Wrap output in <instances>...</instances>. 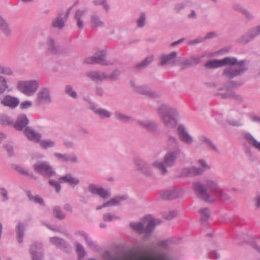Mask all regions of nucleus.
<instances>
[{"label": "nucleus", "instance_id": "obj_1", "mask_svg": "<svg viewBox=\"0 0 260 260\" xmlns=\"http://www.w3.org/2000/svg\"><path fill=\"white\" fill-rule=\"evenodd\" d=\"M205 182L206 187L201 182L197 181L192 184L194 191L201 200L212 203L216 200L224 201L229 199V195L223 191L216 181L207 179Z\"/></svg>", "mask_w": 260, "mask_h": 260}, {"label": "nucleus", "instance_id": "obj_2", "mask_svg": "<svg viewBox=\"0 0 260 260\" xmlns=\"http://www.w3.org/2000/svg\"><path fill=\"white\" fill-rule=\"evenodd\" d=\"M158 113L165 126L173 128L177 124V111L170 105L162 104L158 108Z\"/></svg>", "mask_w": 260, "mask_h": 260}, {"label": "nucleus", "instance_id": "obj_3", "mask_svg": "<svg viewBox=\"0 0 260 260\" xmlns=\"http://www.w3.org/2000/svg\"><path fill=\"white\" fill-rule=\"evenodd\" d=\"M230 58L233 63H226L222 73V76L229 80L241 76L247 70L245 60L238 61L235 57H230Z\"/></svg>", "mask_w": 260, "mask_h": 260}, {"label": "nucleus", "instance_id": "obj_4", "mask_svg": "<svg viewBox=\"0 0 260 260\" xmlns=\"http://www.w3.org/2000/svg\"><path fill=\"white\" fill-rule=\"evenodd\" d=\"M181 150L180 148L174 150H170L166 153L164 157L163 162L155 161L153 166L156 167L162 175L167 174V167H171L174 165L176 159L180 155Z\"/></svg>", "mask_w": 260, "mask_h": 260}, {"label": "nucleus", "instance_id": "obj_5", "mask_svg": "<svg viewBox=\"0 0 260 260\" xmlns=\"http://www.w3.org/2000/svg\"><path fill=\"white\" fill-rule=\"evenodd\" d=\"M131 227L139 234L144 233L143 239L147 240L149 239L156 226L155 221L154 219L149 220V217L146 216L143 222H132Z\"/></svg>", "mask_w": 260, "mask_h": 260}, {"label": "nucleus", "instance_id": "obj_6", "mask_svg": "<svg viewBox=\"0 0 260 260\" xmlns=\"http://www.w3.org/2000/svg\"><path fill=\"white\" fill-rule=\"evenodd\" d=\"M39 87L37 80H30L21 81L18 82L17 88L21 92L27 96H32L36 92Z\"/></svg>", "mask_w": 260, "mask_h": 260}, {"label": "nucleus", "instance_id": "obj_7", "mask_svg": "<svg viewBox=\"0 0 260 260\" xmlns=\"http://www.w3.org/2000/svg\"><path fill=\"white\" fill-rule=\"evenodd\" d=\"M34 169L37 173L48 178H51L55 175V172L46 161H38L34 165Z\"/></svg>", "mask_w": 260, "mask_h": 260}, {"label": "nucleus", "instance_id": "obj_8", "mask_svg": "<svg viewBox=\"0 0 260 260\" xmlns=\"http://www.w3.org/2000/svg\"><path fill=\"white\" fill-rule=\"evenodd\" d=\"M35 102L39 106L51 104L52 100L49 89L47 88H41L37 94Z\"/></svg>", "mask_w": 260, "mask_h": 260}, {"label": "nucleus", "instance_id": "obj_9", "mask_svg": "<svg viewBox=\"0 0 260 260\" xmlns=\"http://www.w3.org/2000/svg\"><path fill=\"white\" fill-rule=\"evenodd\" d=\"M87 190L91 194L98 195L104 200H106L111 196V193L109 190L94 183H89Z\"/></svg>", "mask_w": 260, "mask_h": 260}, {"label": "nucleus", "instance_id": "obj_10", "mask_svg": "<svg viewBox=\"0 0 260 260\" xmlns=\"http://www.w3.org/2000/svg\"><path fill=\"white\" fill-rule=\"evenodd\" d=\"M182 190L179 188L170 187L160 192V198L165 200H173L182 195Z\"/></svg>", "mask_w": 260, "mask_h": 260}, {"label": "nucleus", "instance_id": "obj_11", "mask_svg": "<svg viewBox=\"0 0 260 260\" xmlns=\"http://www.w3.org/2000/svg\"><path fill=\"white\" fill-rule=\"evenodd\" d=\"M106 52L104 51H98L94 56L88 57L85 58V62L87 63H98L102 65H108L109 61L105 60Z\"/></svg>", "mask_w": 260, "mask_h": 260}, {"label": "nucleus", "instance_id": "obj_12", "mask_svg": "<svg viewBox=\"0 0 260 260\" xmlns=\"http://www.w3.org/2000/svg\"><path fill=\"white\" fill-rule=\"evenodd\" d=\"M177 134L181 141L187 145L192 144L193 138L188 134L186 128L182 124H180L177 127Z\"/></svg>", "mask_w": 260, "mask_h": 260}, {"label": "nucleus", "instance_id": "obj_13", "mask_svg": "<svg viewBox=\"0 0 260 260\" xmlns=\"http://www.w3.org/2000/svg\"><path fill=\"white\" fill-rule=\"evenodd\" d=\"M230 57H225L221 59H213L207 61L205 67L207 69H214L225 66L228 63H232Z\"/></svg>", "mask_w": 260, "mask_h": 260}, {"label": "nucleus", "instance_id": "obj_14", "mask_svg": "<svg viewBox=\"0 0 260 260\" xmlns=\"http://www.w3.org/2000/svg\"><path fill=\"white\" fill-rule=\"evenodd\" d=\"M32 260H43L42 244L40 243L32 244L29 249Z\"/></svg>", "mask_w": 260, "mask_h": 260}, {"label": "nucleus", "instance_id": "obj_15", "mask_svg": "<svg viewBox=\"0 0 260 260\" xmlns=\"http://www.w3.org/2000/svg\"><path fill=\"white\" fill-rule=\"evenodd\" d=\"M259 34L260 25L252 28L247 33L243 35L240 39V42L243 44H247L253 40Z\"/></svg>", "mask_w": 260, "mask_h": 260}, {"label": "nucleus", "instance_id": "obj_16", "mask_svg": "<svg viewBox=\"0 0 260 260\" xmlns=\"http://www.w3.org/2000/svg\"><path fill=\"white\" fill-rule=\"evenodd\" d=\"M20 103L19 100L10 95H6L1 98V104L5 106L9 107L11 109H15L18 106Z\"/></svg>", "mask_w": 260, "mask_h": 260}, {"label": "nucleus", "instance_id": "obj_17", "mask_svg": "<svg viewBox=\"0 0 260 260\" xmlns=\"http://www.w3.org/2000/svg\"><path fill=\"white\" fill-rule=\"evenodd\" d=\"M54 156L58 160L64 162L77 164L79 161L78 157L75 153L61 154L59 153H55Z\"/></svg>", "mask_w": 260, "mask_h": 260}, {"label": "nucleus", "instance_id": "obj_18", "mask_svg": "<svg viewBox=\"0 0 260 260\" xmlns=\"http://www.w3.org/2000/svg\"><path fill=\"white\" fill-rule=\"evenodd\" d=\"M204 170L200 168H196L194 166L183 168L180 172V177H189L202 175Z\"/></svg>", "mask_w": 260, "mask_h": 260}, {"label": "nucleus", "instance_id": "obj_19", "mask_svg": "<svg viewBox=\"0 0 260 260\" xmlns=\"http://www.w3.org/2000/svg\"><path fill=\"white\" fill-rule=\"evenodd\" d=\"M134 161L138 170L141 171L143 174L146 176H149L151 174V169L147 162L137 157L135 158Z\"/></svg>", "mask_w": 260, "mask_h": 260}, {"label": "nucleus", "instance_id": "obj_20", "mask_svg": "<svg viewBox=\"0 0 260 260\" xmlns=\"http://www.w3.org/2000/svg\"><path fill=\"white\" fill-rule=\"evenodd\" d=\"M127 197L126 196H117L115 198L111 199L109 201H107L103 205L97 206L96 210H99L104 208L110 206H116L119 205L122 201L126 200Z\"/></svg>", "mask_w": 260, "mask_h": 260}, {"label": "nucleus", "instance_id": "obj_21", "mask_svg": "<svg viewBox=\"0 0 260 260\" xmlns=\"http://www.w3.org/2000/svg\"><path fill=\"white\" fill-rule=\"evenodd\" d=\"M28 123V119L27 116L24 114H21L18 116L16 122L13 124L16 130L22 131L24 127L26 128Z\"/></svg>", "mask_w": 260, "mask_h": 260}, {"label": "nucleus", "instance_id": "obj_22", "mask_svg": "<svg viewBox=\"0 0 260 260\" xmlns=\"http://www.w3.org/2000/svg\"><path fill=\"white\" fill-rule=\"evenodd\" d=\"M24 134L27 139L31 141L38 143L40 141L41 135L36 133L33 129L30 127H26L24 129Z\"/></svg>", "mask_w": 260, "mask_h": 260}, {"label": "nucleus", "instance_id": "obj_23", "mask_svg": "<svg viewBox=\"0 0 260 260\" xmlns=\"http://www.w3.org/2000/svg\"><path fill=\"white\" fill-rule=\"evenodd\" d=\"M177 55V54L176 51H173L168 55H162L160 57L161 61L160 62V65L165 66L166 64L174 65L175 62V59Z\"/></svg>", "mask_w": 260, "mask_h": 260}, {"label": "nucleus", "instance_id": "obj_24", "mask_svg": "<svg viewBox=\"0 0 260 260\" xmlns=\"http://www.w3.org/2000/svg\"><path fill=\"white\" fill-rule=\"evenodd\" d=\"M90 108L102 118H109L111 116L110 112L105 109L97 108V105L94 103H90Z\"/></svg>", "mask_w": 260, "mask_h": 260}, {"label": "nucleus", "instance_id": "obj_25", "mask_svg": "<svg viewBox=\"0 0 260 260\" xmlns=\"http://www.w3.org/2000/svg\"><path fill=\"white\" fill-rule=\"evenodd\" d=\"M135 90L137 92L146 95L150 98H155L158 96V94L155 91L151 90L149 87L146 86L136 87Z\"/></svg>", "mask_w": 260, "mask_h": 260}, {"label": "nucleus", "instance_id": "obj_26", "mask_svg": "<svg viewBox=\"0 0 260 260\" xmlns=\"http://www.w3.org/2000/svg\"><path fill=\"white\" fill-rule=\"evenodd\" d=\"M138 124L147 131L151 132H154L157 128V124L154 121L149 120H138Z\"/></svg>", "mask_w": 260, "mask_h": 260}, {"label": "nucleus", "instance_id": "obj_27", "mask_svg": "<svg viewBox=\"0 0 260 260\" xmlns=\"http://www.w3.org/2000/svg\"><path fill=\"white\" fill-rule=\"evenodd\" d=\"M199 140L203 144L205 145L207 148L216 152H219V150L213 141L204 135H201L199 137Z\"/></svg>", "mask_w": 260, "mask_h": 260}, {"label": "nucleus", "instance_id": "obj_28", "mask_svg": "<svg viewBox=\"0 0 260 260\" xmlns=\"http://www.w3.org/2000/svg\"><path fill=\"white\" fill-rule=\"evenodd\" d=\"M243 138L252 147L260 151V142L257 141L250 133H245Z\"/></svg>", "mask_w": 260, "mask_h": 260}, {"label": "nucleus", "instance_id": "obj_29", "mask_svg": "<svg viewBox=\"0 0 260 260\" xmlns=\"http://www.w3.org/2000/svg\"><path fill=\"white\" fill-rule=\"evenodd\" d=\"M86 13L87 11L85 10L78 9L75 12L74 19H75L77 25L79 29H82L84 27V22L82 18Z\"/></svg>", "mask_w": 260, "mask_h": 260}, {"label": "nucleus", "instance_id": "obj_30", "mask_svg": "<svg viewBox=\"0 0 260 260\" xmlns=\"http://www.w3.org/2000/svg\"><path fill=\"white\" fill-rule=\"evenodd\" d=\"M87 76L92 81L98 82L106 80V74L100 71H90L87 73Z\"/></svg>", "mask_w": 260, "mask_h": 260}, {"label": "nucleus", "instance_id": "obj_31", "mask_svg": "<svg viewBox=\"0 0 260 260\" xmlns=\"http://www.w3.org/2000/svg\"><path fill=\"white\" fill-rule=\"evenodd\" d=\"M60 182L68 183L71 185H77L79 184L78 178L73 177L71 174H67L59 178Z\"/></svg>", "mask_w": 260, "mask_h": 260}, {"label": "nucleus", "instance_id": "obj_32", "mask_svg": "<svg viewBox=\"0 0 260 260\" xmlns=\"http://www.w3.org/2000/svg\"><path fill=\"white\" fill-rule=\"evenodd\" d=\"M90 25L92 28L103 27L105 26L104 22L96 14L90 16Z\"/></svg>", "mask_w": 260, "mask_h": 260}, {"label": "nucleus", "instance_id": "obj_33", "mask_svg": "<svg viewBox=\"0 0 260 260\" xmlns=\"http://www.w3.org/2000/svg\"><path fill=\"white\" fill-rule=\"evenodd\" d=\"M47 50L53 54H59L61 53L59 47L56 45L55 41L52 38H49L48 40Z\"/></svg>", "mask_w": 260, "mask_h": 260}, {"label": "nucleus", "instance_id": "obj_34", "mask_svg": "<svg viewBox=\"0 0 260 260\" xmlns=\"http://www.w3.org/2000/svg\"><path fill=\"white\" fill-rule=\"evenodd\" d=\"M62 14L59 13L57 16L54 18L51 22V26L58 29H62L65 25L66 21L62 17Z\"/></svg>", "mask_w": 260, "mask_h": 260}, {"label": "nucleus", "instance_id": "obj_35", "mask_svg": "<svg viewBox=\"0 0 260 260\" xmlns=\"http://www.w3.org/2000/svg\"><path fill=\"white\" fill-rule=\"evenodd\" d=\"M0 29L3 34L7 37L12 34L11 29L6 21L0 16Z\"/></svg>", "mask_w": 260, "mask_h": 260}, {"label": "nucleus", "instance_id": "obj_36", "mask_svg": "<svg viewBox=\"0 0 260 260\" xmlns=\"http://www.w3.org/2000/svg\"><path fill=\"white\" fill-rule=\"evenodd\" d=\"M201 214V223L202 225H205L208 221L210 216V211L208 208H203L200 210Z\"/></svg>", "mask_w": 260, "mask_h": 260}, {"label": "nucleus", "instance_id": "obj_37", "mask_svg": "<svg viewBox=\"0 0 260 260\" xmlns=\"http://www.w3.org/2000/svg\"><path fill=\"white\" fill-rule=\"evenodd\" d=\"M25 226L21 222L18 223L16 226L17 239L19 243L23 242L24 235Z\"/></svg>", "mask_w": 260, "mask_h": 260}, {"label": "nucleus", "instance_id": "obj_38", "mask_svg": "<svg viewBox=\"0 0 260 260\" xmlns=\"http://www.w3.org/2000/svg\"><path fill=\"white\" fill-rule=\"evenodd\" d=\"M50 241L57 248H62L67 247L66 241L60 238L57 237H51L50 238Z\"/></svg>", "mask_w": 260, "mask_h": 260}, {"label": "nucleus", "instance_id": "obj_39", "mask_svg": "<svg viewBox=\"0 0 260 260\" xmlns=\"http://www.w3.org/2000/svg\"><path fill=\"white\" fill-rule=\"evenodd\" d=\"M26 193L27 196L30 201H31L35 203H38L42 206L45 205L43 198L39 196H36L34 197L30 191H27Z\"/></svg>", "mask_w": 260, "mask_h": 260}, {"label": "nucleus", "instance_id": "obj_40", "mask_svg": "<svg viewBox=\"0 0 260 260\" xmlns=\"http://www.w3.org/2000/svg\"><path fill=\"white\" fill-rule=\"evenodd\" d=\"M153 56H149L146 57L141 62L136 66V68L138 70H142L148 66L153 61Z\"/></svg>", "mask_w": 260, "mask_h": 260}, {"label": "nucleus", "instance_id": "obj_41", "mask_svg": "<svg viewBox=\"0 0 260 260\" xmlns=\"http://www.w3.org/2000/svg\"><path fill=\"white\" fill-rule=\"evenodd\" d=\"M9 88L7 79L0 75V95L3 94Z\"/></svg>", "mask_w": 260, "mask_h": 260}, {"label": "nucleus", "instance_id": "obj_42", "mask_svg": "<svg viewBox=\"0 0 260 260\" xmlns=\"http://www.w3.org/2000/svg\"><path fill=\"white\" fill-rule=\"evenodd\" d=\"M146 15L144 12L141 13L139 18L137 20L136 23L137 27L143 28L146 25Z\"/></svg>", "mask_w": 260, "mask_h": 260}, {"label": "nucleus", "instance_id": "obj_43", "mask_svg": "<svg viewBox=\"0 0 260 260\" xmlns=\"http://www.w3.org/2000/svg\"><path fill=\"white\" fill-rule=\"evenodd\" d=\"M53 215L58 219L62 220L65 218L66 215L62 211L60 208L58 206H56L54 208L53 210Z\"/></svg>", "mask_w": 260, "mask_h": 260}, {"label": "nucleus", "instance_id": "obj_44", "mask_svg": "<svg viewBox=\"0 0 260 260\" xmlns=\"http://www.w3.org/2000/svg\"><path fill=\"white\" fill-rule=\"evenodd\" d=\"M114 115L117 119H118L122 122H128L133 120L131 117L118 112H115Z\"/></svg>", "mask_w": 260, "mask_h": 260}, {"label": "nucleus", "instance_id": "obj_45", "mask_svg": "<svg viewBox=\"0 0 260 260\" xmlns=\"http://www.w3.org/2000/svg\"><path fill=\"white\" fill-rule=\"evenodd\" d=\"M167 144L170 146L175 147L176 149L179 148V143L178 140L174 136H169L167 140Z\"/></svg>", "mask_w": 260, "mask_h": 260}, {"label": "nucleus", "instance_id": "obj_46", "mask_svg": "<svg viewBox=\"0 0 260 260\" xmlns=\"http://www.w3.org/2000/svg\"><path fill=\"white\" fill-rule=\"evenodd\" d=\"M0 74L11 76L13 74V71L9 67L0 64Z\"/></svg>", "mask_w": 260, "mask_h": 260}, {"label": "nucleus", "instance_id": "obj_47", "mask_svg": "<svg viewBox=\"0 0 260 260\" xmlns=\"http://www.w3.org/2000/svg\"><path fill=\"white\" fill-rule=\"evenodd\" d=\"M120 75V72L117 70L113 71L109 75H106V80L115 81L119 79Z\"/></svg>", "mask_w": 260, "mask_h": 260}, {"label": "nucleus", "instance_id": "obj_48", "mask_svg": "<svg viewBox=\"0 0 260 260\" xmlns=\"http://www.w3.org/2000/svg\"><path fill=\"white\" fill-rule=\"evenodd\" d=\"M0 124H13V120L12 118L7 115H0Z\"/></svg>", "mask_w": 260, "mask_h": 260}, {"label": "nucleus", "instance_id": "obj_49", "mask_svg": "<svg viewBox=\"0 0 260 260\" xmlns=\"http://www.w3.org/2000/svg\"><path fill=\"white\" fill-rule=\"evenodd\" d=\"M65 92L68 95L74 99H76L78 97L77 93L73 90V87L71 85L66 86Z\"/></svg>", "mask_w": 260, "mask_h": 260}, {"label": "nucleus", "instance_id": "obj_50", "mask_svg": "<svg viewBox=\"0 0 260 260\" xmlns=\"http://www.w3.org/2000/svg\"><path fill=\"white\" fill-rule=\"evenodd\" d=\"M40 142L41 146L44 149L53 147L55 146V142L51 140H43Z\"/></svg>", "mask_w": 260, "mask_h": 260}, {"label": "nucleus", "instance_id": "obj_51", "mask_svg": "<svg viewBox=\"0 0 260 260\" xmlns=\"http://www.w3.org/2000/svg\"><path fill=\"white\" fill-rule=\"evenodd\" d=\"M0 196L3 202H7L9 200L8 192L6 188L4 187H0Z\"/></svg>", "mask_w": 260, "mask_h": 260}, {"label": "nucleus", "instance_id": "obj_52", "mask_svg": "<svg viewBox=\"0 0 260 260\" xmlns=\"http://www.w3.org/2000/svg\"><path fill=\"white\" fill-rule=\"evenodd\" d=\"M76 251L79 259H81L84 257L85 255V251L83 246L81 244H76Z\"/></svg>", "mask_w": 260, "mask_h": 260}, {"label": "nucleus", "instance_id": "obj_53", "mask_svg": "<svg viewBox=\"0 0 260 260\" xmlns=\"http://www.w3.org/2000/svg\"><path fill=\"white\" fill-rule=\"evenodd\" d=\"M189 1H186L185 2H182L178 4H177L175 6V10L178 12L179 13L181 10H183L187 7L189 4Z\"/></svg>", "mask_w": 260, "mask_h": 260}, {"label": "nucleus", "instance_id": "obj_54", "mask_svg": "<svg viewBox=\"0 0 260 260\" xmlns=\"http://www.w3.org/2000/svg\"><path fill=\"white\" fill-rule=\"evenodd\" d=\"M119 217L115 215H112L111 213H108L104 214L103 220L106 222H110L113 220L118 219Z\"/></svg>", "mask_w": 260, "mask_h": 260}, {"label": "nucleus", "instance_id": "obj_55", "mask_svg": "<svg viewBox=\"0 0 260 260\" xmlns=\"http://www.w3.org/2000/svg\"><path fill=\"white\" fill-rule=\"evenodd\" d=\"M60 180H59V181H55L54 180H50L49 181V184L53 187L56 192L58 193L60 190Z\"/></svg>", "mask_w": 260, "mask_h": 260}, {"label": "nucleus", "instance_id": "obj_56", "mask_svg": "<svg viewBox=\"0 0 260 260\" xmlns=\"http://www.w3.org/2000/svg\"><path fill=\"white\" fill-rule=\"evenodd\" d=\"M176 213L174 211L164 212L162 213L163 217L167 220H171L176 216Z\"/></svg>", "mask_w": 260, "mask_h": 260}, {"label": "nucleus", "instance_id": "obj_57", "mask_svg": "<svg viewBox=\"0 0 260 260\" xmlns=\"http://www.w3.org/2000/svg\"><path fill=\"white\" fill-rule=\"evenodd\" d=\"M32 106V102L30 101H25L22 102L20 106L21 109H27Z\"/></svg>", "mask_w": 260, "mask_h": 260}, {"label": "nucleus", "instance_id": "obj_58", "mask_svg": "<svg viewBox=\"0 0 260 260\" xmlns=\"http://www.w3.org/2000/svg\"><path fill=\"white\" fill-rule=\"evenodd\" d=\"M232 98L235 99L238 104H241L244 101V98L241 95L236 94L235 92L232 93Z\"/></svg>", "mask_w": 260, "mask_h": 260}, {"label": "nucleus", "instance_id": "obj_59", "mask_svg": "<svg viewBox=\"0 0 260 260\" xmlns=\"http://www.w3.org/2000/svg\"><path fill=\"white\" fill-rule=\"evenodd\" d=\"M204 41L203 37H199L194 40H190L188 42V44L190 45H194L199 43H201Z\"/></svg>", "mask_w": 260, "mask_h": 260}, {"label": "nucleus", "instance_id": "obj_60", "mask_svg": "<svg viewBox=\"0 0 260 260\" xmlns=\"http://www.w3.org/2000/svg\"><path fill=\"white\" fill-rule=\"evenodd\" d=\"M88 246L92 249H95L96 248V244L92 241V240L88 237L85 240Z\"/></svg>", "mask_w": 260, "mask_h": 260}, {"label": "nucleus", "instance_id": "obj_61", "mask_svg": "<svg viewBox=\"0 0 260 260\" xmlns=\"http://www.w3.org/2000/svg\"><path fill=\"white\" fill-rule=\"evenodd\" d=\"M198 164L203 168L202 169L204 170H209L210 169V167L208 166L206 161L204 159H199L198 160Z\"/></svg>", "mask_w": 260, "mask_h": 260}, {"label": "nucleus", "instance_id": "obj_62", "mask_svg": "<svg viewBox=\"0 0 260 260\" xmlns=\"http://www.w3.org/2000/svg\"><path fill=\"white\" fill-rule=\"evenodd\" d=\"M104 257L106 260H118L116 256L112 255L108 252H107L104 254Z\"/></svg>", "mask_w": 260, "mask_h": 260}, {"label": "nucleus", "instance_id": "obj_63", "mask_svg": "<svg viewBox=\"0 0 260 260\" xmlns=\"http://www.w3.org/2000/svg\"><path fill=\"white\" fill-rule=\"evenodd\" d=\"M75 235L77 236L82 237L85 240L88 237V234L84 231H78L76 232Z\"/></svg>", "mask_w": 260, "mask_h": 260}, {"label": "nucleus", "instance_id": "obj_64", "mask_svg": "<svg viewBox=\"0 0 260 260\" xmlns=\"http://www.w3.org/2000/svg\"><path fill=\"white\" fill-rule=\"evenodd\" d=\"M228 123L232 126H240L242 125V123L240 121L236 120H229Z\"/></svg>", "mask_w": 260, "mask_h": 260}]
</instances>
